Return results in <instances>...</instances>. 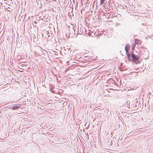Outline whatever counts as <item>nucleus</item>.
<instances>
[{
	"label": "nucleus",
	"mask_w": 153,
	"mask_h": 153,
	"mask_svg": "<svg viewBox=\"0 0 153 153\" xmlns=\"http://www.w3.org/2000/svg\"><path fill=\"white\" fill-rule=\"evenodd\" d=\"M136 46V45L135 44H134L132 45L131 49L133 51H134V49H135Z\"/></svg>",
	"instance_id": "39448f33"
},
{
	"label": "nucleus",
	"mask_w": 153,
	"mask_h": 153,
	"mask_svg": "<svg viewBox=\"0 0 153 153\" xmlns=\"http://www.w3.org/2000/svg\"><path fill=\"white\" fill-rule=\"evenodd\" d=\"M105 1V0H100V4L101 5Z\"/></svg>",
	"instance_id": "423d86ee"
},
{
	"label": "nucleus",
	"mask_w": 153,
	"mask_h": 153,
	"mask_svg": "<svg viewBox=\"0 0 153 153\" xmlns=\"http://www.w3.org/2000/svg\"><path fill=\"white\" fill-rule=\"evenodd\" d=\"M134 41L135 44H139L140 45H141L142 43V42L139 40L135 39Z\"/></svg>",
	"instance_id": "f03ea898"
},
{
	"label": "nucleus",
	"mask_w": 153,
	"mask_h": 153,
	"mask_svg": "<svg viewBox=\"0 0 153 153\" xmlns=\"http://www.w3.org/2000/svg\"><path fill=\"white\" fill-rule=\"evenodd\" d=\"M131 57L133 58V61L136 64H139L141 62L140 57L132 53L131 54Z\"/></svg>",
	"instance_id": "f257e3e1"
},
{
	"label": "nucleus",
	"mask_w": 153,
	"mask_h": 153,
	"mask_svg": "<svg viewBox=\"0 0 153 153\" xmlns=\"http://www.w3.org/2000/svg\"><path fill=\"white\" fill-rule=\"evenodd\" d=\"M130 49V46L129 45H127L125 47V49L126 52H128Z\"/></svg>",
	"instance_id": "7ed1b4c3"
},
{
	"label": "nucleus",
	"mask_w": 153,
	"mask_h": 153,
	"mask_svg": "<svg viewBox=\"0 0 153 153\" xmlns=\"http://www.w3.org/2000/svg\"><path fill=\"white\" fill-rule=\"evenodd\" d=\"M19 71H20L21 72H23V71H20V70H19Z\"/></svg>",
	"instance_id": "0eeeda50"
},
{
	"label": "nucleus",
	"mask_w": 153,
	"mask_h": 153,
	"mask_svg": "<svg viewBox=\"0 0 153 153\" xmlns=\"http://www.w3.org/2000/svg\"><path fill=\"white\" fill-rule=\"evenodd\" d=\"M20 104H19L18 105H16L14 107H13L12 109H17L20 108Z\"/></svg>",
	"instance_id": "20e7f679"
}]
</instances>
